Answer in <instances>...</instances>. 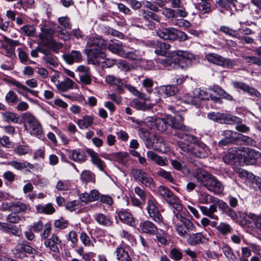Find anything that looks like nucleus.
Segmentation results:
<instances>
[{
  "instance_id": "obj_55",
  "label": "nucleus",
  "mask_w": 261,
  "mask_h": 261,
  "mask_svg": "<svg viewBox=\"0 0 261 261\" xmlns=\"http://www.w3.org/2000/svg\"><path fill=\"white\" fill-rule=\"evenodd\" d=\"M180 99L185 103L197 107L196 103L195 102V99L193 94L192 95H190L189 94H185L180 97Z\"/></svg>"
},
{
  "instance_id": "obj_38",
  "label": "nucleus",
  "mask_w": 261,
  "mask_h": 261,
  "mask_svg": "<svg viewBox=\"0 0 261 261\" xmlns=\"http://www.w3.org/2000/svg\"><path fill=\"white\" fill-rule=\"evenodd\" d=\"M36 210L39 213H44L48 215L52 214L55 211V208L50 203H47L45 205L39 204L36 206Z\"/></svg>"
},
{
  "instance_id": "obj_13",
  "label": "nucleus",
  "mask_w": 261,
  "mask_h": 261,
  "mask_svg": "<svg viewBox=\"0 0 261 261\" xmlns=\"http://www.w3.org/2000/svg\"><path fill=\"white\" fill-rule=\"evenodd\" d=\"M87 46L89 48L86 51L96 50L106 48L107 43L106 40L101 38L98 37H90L87 41Z\"/></svg>"
},
{
  "instance_id": "obj_3",
  "label": "nucleus",
  "mask_w": 261,
  "mask_h": 261,
  "mask_svg": "<svg viewBox=\"0 0 261 261\" xmlns=\"http://www.w3.org/2000/svg\"><path fill=\"white\" fill-rule=\"evenodd\" d=\"M239 148L238 161L240 165H250L256 163V160L261 157L258 151L249 148Z\"/></svg>"
},
{
  "instance_id": "obj_61",
  "label": "nucleus",
  "mask_w": 261,
  "mask_h": 261,
  "mask_svg": "<svg viewBox=\"0 0 261 261\" xmlns=\"http://www.w3.org/2000/svg\"><path fill=\"white\" fill-rule=\"evenodd\" d=\"M217 229L223 234L230 232V226L227 223H221L217 226Z\"/></svg>"
},
{
  "instance_id": "obj_31",
  "label": "nucleus",
  "mask_w": 261,
  "mask_h": 261,
  "mask_svg": "<svg viewBox=\"0 0 261 261\" xmlns=\"http://www.w3.org/2000/svg\"><path fill=\"white\" fill-rule=\"evenodd\" d=\"M74 83L69 78H66L62 82L58 81L56 87L58 90L61 92H66L69 89L73 88Z\"/></svg>"
},
{
  "instance_id": "obj_20",
  "label": "nucleus",
  "mask_w": 261,
  "mask_h": 261,
  "mask_svg": "<svg viewBox=\"0 0 261 261\" xmlns=\"http://www.w3.org/2000/svg\"><path fill=\"white\" fill-rule=\"evenodd\" d=\"M111 41L112 42L109 43V45H107L106 48L107 47L110 51L113 53L117 54L124 58H129L130 53H125L121 44L120 43L119 41H117V42H114L111 40Z\"/></svg>"
},
{
  "instance_id": "obj_36",
  "label": "nucleus",
  "mask_w": 261,
  "mask_h": 261,
  "mask_svg": "<svg viewBox=\"0 0 261 261\" xmlns=\"http://www.w3.org/2000/svg\"><path fill=\"white\" fill-rule=\"evenodd\" d=\"M198 201L200 203L208 204H214L216 201V197H215L206 192H200L198 195Z\"/></svg>"
},
{
  "instance_id": "obj_37",
  "label": "nucleus",
  "mask_w": 261,
  "mask_h": 261,
  "mask_svg": "<svg viewBox=\"0 0 261 261\" xmlns=\"http://www.w3.org/2000/svg\"><path fill=\"white\" fill-rule=\"evenodd\" d=\"M6 43L3 44V47L7 50V53L9 55H13L15 52V47L18 44L17 41L13 40L7 38Z\"/></svg>"
},
{
  "instance_id": "obj_54",
  "label": "nucleus",
  "mask_w": 261,
  "mask_h": 261,
  "mask_svg": "<svg viewBox=\"0 0 261 261\" xmlns=\"http://www.w3.org/2000/svg\"><path fill=\"white\" fill-rule=\"evenodd\" d=\"M165 117L162 119H156L154 127L159 132H163L166 130V125L165 123Z\"/></svg>"
},
{
  "instance_id": "obj_35",
  "label": "nucleus",
  "mask_w": 261,
  "mask_h": 261,
  "mask_svg": "<svg viewBox=\"0 0 261 261\" xmlns=\"http://www.w3.org/2000/svg\"><path fill=\"white\" fill-rule=\"evenodd\" d=\"M187 242L191 245H195L204 242L205 238L201 233H193L188 235Z\"/></svg>"
},
{
  "instance_id": "obj_27",
  "label": "nucleus",
  "mask_w": 261,
  "mask_h": 261,
  "mask_svg": "<svg viewBox=\"0 0 261 261\" xmlns=\"http://www.w3.org/2000/svg\"><path fill=\"white\" fill-rule=\"evenodd\" d=\"M140 226L144 233L154 235L158 232L157 227L150 221L145 220L141 223Z\"/></svg>"
},
{
  "instance_id": "obj_56",
  "label": "nucleus",
  "mask_w": 261,
  "mask_h": 261,
  "mask_svg": "<svg viewBox=\"0 0 261 261\" xmlns=\"http://www.w3.org/2000/svg\"><path fill=\"white\" fill-rule=\"evenodd\" d=\"M7 220L10 223H17L21 221H23L24 217L21 216H18L14 212V213H11L8 215Z\"/></svg>"
},
{
  "instance_id": "obj_34",
  "label": "nucleus",
  "mask_w": 261,
  "mask_h": 261,
  "mask_svg": "<svg viewBox=\"0 0 261 261\" xmlns=\"http://www.w3.org/2000/svg\"><path fill=\"white\" fill-rule=\"evenodd\" d=\"M156 145L154 146L155 150L158 151L166 153L169 151L170 148L169 144L165 141V140L161 137L158 139H155Z\"/></svg>"
},
{
  "instance_id": "obj_59",
  "label": "nucleus",
  "mask_w": 261,
  "mask_h": 261,
  "mask_svg": "<svg viewBox=\"0 0 261 261\" xmlns=\"http://www.w3.org/2000/svg\"><path fill=\"white\" fill-rule=\"evenodd\" d=\"M81 178L85 182L92 181L93 179L92 172L89 170L83 171L81 174Z\"/></svg>"
},
{
  "instance_id": "obj_52",
  "label": "nucleus",
  "mask_w": 261,
  "mask_h": 261,
  "mask_svg": "<svg viewBox=\"0 0 261 261\" xmlns=\"http://www.w3.org/2000/svg\"><path fill=\"white\" fill-rule=\"evenodd\" d=\"M10 83L17 88L16 90L20 94H23V92H27L28 90L27 87L15 80L11 81Z\"/></svg>"
},
{
  "instance_id": "obj_17",
  "label": "nucleus",
  "mask_w": 261,
  "mask_h": 261,
  "mask_svg": "<svg viewBox=\"0 0 261 261\" xmlns=\"http://www.w3.org/2000/svg\"><path fill=\"white\" fill-rule=\"evenodd\" d=\"M214 204L218 205L219 208L222 211L223 213L230 217L232 220H236L238 218V215L235 211L232 210L228 204L222 200H220L216 198V201H215Z\"/></svg>"
},
{
  "instance_id": "obj_57",
  "label": "nucleus",
  "mask_w": 261,
  "mask_h": 261,
  "mask_svg": "<svg viewBox=\"0 0 261 261\" xmlns=\"http://www.w3.org/2000/svg\"><path fill=\"white\" fill-rule=\"evenodd\" d=\"M163 91L167 96H171L175 94L177 89L174 86L167 85L163 88Z\"/></svg>"
},
{
  "instance_id": "obj_50",
  "label": "nucleus",
  "mask_w": 261,
  "mask_h": 261,
  "mask_svg": "<svg viewBox=\"0 0 261 261\" xmlns=\"http://www.w3.org/2000/svg\"><path fill=\"white\" fill-rule=\"evenodd\" d=\"M5 100L7 103L14 105L18 101V97L13 91H9L5 96Z\"/></svg>"
},
{
  "instance_id": "obj_19",
  "label": "nucleus",
  "mask_w": 261,
  "mask_h": 261,
  "mask_svg": "<svg viewBox=\"0 0 261 261\" xmlns=\"http://www.w3.org/2000/svg\"><path fill=\"white\" fill-rule=\"evenodd\" d=\"M69 153V158L75 162L83 163L87 160V152L82 149L71 150Z\"/></svg>"
},
{
  "instance_id": "obj_45",
  "label": "nucleus",
  "mask_w": 261,
  "mask_h": 261,
  "mask_svg": "<svg viewBox=\"0 0 261 261\" xmlns=\"http://www.w3.org/2000/svg\"><path fill=\"white\" fill-rule=\"evenodd\" d=\"M156 174L158 176L164 178L170 182L173 183L174 181V179L171 173L163 169L160 168L156 172Z\"/></svg>"
},
{
  "instance_id": "obj_43",
  "label": "nucleus",
  "mask_w": 261,
  "mask_h": 261,
  "mask_svg": "<svg viewBox=\"0 0 261 261\" xmlns=\"http://www.w3.org/2000/svg\"><path fill=\"white\" fill-rule=\"evenodd\" d=\"M185 132L186 131L177 130L174 133V136L179 139H184L188 142H194L195 137L193 135L187 134Z\"/></svg>"
},
{
  "instance_id": "obj_51",
  "label": "nucleus",
  "mask_w": 261,
  "mask_h": 261,
  "mask_svg": "<svg viewBox=\"0 0 261 261\" xmlns=\"http://www.w3.org/2000/svg\"><path fill=\"white\" fill-rule=\"evenodd\" d=\"M120 220L123 223L130 225V214L126 211H122L119 213Z\"/></svg>"
},
{
  "instance_id": "obj_62",
  "label": "nucleus",
  "mask_w": 261,
  "mask_h": 261,
  "mask_svg": "<svg viewBox=\"0 0 261 261\" xmlns=\"http://www.w3.org/2000/svg\"><path fill=\"white\" fill-rule=\"evenodd\" d=\"M68 224V221L62 219L55 220L54 226L57 228L63 229L67 227Z\"/></svg>"
},
{
  "instance_id": "obj_64",
  "label": "nucleus",
  "mask_w": 261,
  "mask_h": 261,
  "mask_svg": "<svg viewBox=\"0 0 261 261\" xmlns=\"http://www.w3.org/2000/svg\"><path fill=\"white\" fill-rule=\"evenodd\" d=\"M80 81L84 85H90L91 84L92 79L91 73L89 72L86 74L79 75Z\"/></svg>"
},
{
  "instance_id": "obj_5",
  "label": "nucleus",
  "mask_w": 261,
  "mask_h": 261,
  "mask_svg": "<svg viewBox=\"0 0 261 261\" xmlns=\"http://www.w3.org/2000/svg\"><path fill=\"white\" fill-rule=\"evenodd\" d=\"M158 193L160 196L176 211L180 212L182 210V204L179 199L168 188L163 186H160L158 188Z\"/></svg>"
},
{
  "instance_id": "obj_11",
  "label": "nucleus",
  "mask_w": 261,
  "mask_h": 261,
  "mask_svg": "<svg viewBox=\"0 0 261 261\" xmlns=\"http://www.w3.org/2000/svg\"><path fill=\"white\" fill-rule=\"evenodd\" d=\"M237 2V0H219L216 2V6L221 13L225 15H231L233 13L230 5H232L237 9L234 4V2Z\"/></svg>"
},
{
  "instance_id": "obj_23",
  "label": "nucleus",
  "mask_w": 261,
  "mask_h": 261,
  "mask_svg": "<svg viewBox=\"0 0 261 261\" xmlns=\"http://www.w3.org/2000/svg\"><path fill=\"white\" fill-rule=\"evenodd\" d=\"M63 58L68 64L77 63L82 60V55L80 51L72 50L70 53L64 54Z\"/></svg>"
},
{
  "instance_id": "obj_53",
  "label": "nucleus",
  "mask_w": 261,
  "mask_h": 261,
  "mask_svg": "<svg viewBox=\"0 0 261 261\" xmlns=\"http://www.w3.org/2000/svg\"><path fill=\"white\" fill-rule=\"evenodd\" d=\"M236 117L239 119H240L239 122L233 121L232 124L236 123L237 125L236 126V129L238 131L242 132V133H247L249 131L250 128L247 125L244 124H243L242 119L236 116Z\"/></svg>"
},
{
  "instance_id": "obj_14",
  "label": "nucleus",
  "mask_w": 261,
  "mask_h": 261,
  "mask_svg": "<svg viewBox=\"0 0 261 261\" xmlns=\"http://www.w3.org/2000/svg\"><path fill=\"white\" fill-rule=\"evenodd\" d=\"M102 50H88L87 54L89 63L94 65L101 64L106 57L105 54Z\"/></svg>"
},
{
  "instance_id": "obj_22",
  "label": "nucleus",
  "mask_w": 261,
  "mask_h": 261,
  "mask_svg": "<svg viewBox=\"0 0 261 261\" xmlns=\"http://www.w3.org/2000/svg\"><path fill=\"white\" fill-rule=\"evenodd\" d=\"M239 148L229 149L227 154L223 156V161L227 164L236 166V162L238 160Z\"/></svg>"
},
{
  "instance_id": "obj_4",
  "label": "nucleus",
  "mask_w": 261,
  "mask_h": 261,
  "mask_svg": "<svg viewBox=\"0 0 261 261\" xmlns=\"http://www.w3.org/2000/svg\"><path fill=\"white\" fill-rule=\"evenodd\" d=\"M23 118L25 123V126L31 135L38 138L43 137L41 125L33 115L25 113L23 114Z\"/></svg>"
},
{
  "instance_id": "obj_24",
  "label": "nucleus",
  "mask_w": 261,
  "mask_h": 261,
  "mask_svg": "<svg viewBox=\"0 0 261 261\" xmlns=\"http://www.w3.org/2000/svg\"><path fill=\"white\" fill-rule=\"evenodd\" d=\"M61 243V241L56 234H53L51 237L45 240L44 244L45 246L51 251L57 252L59 251L58 245Z\"/></svg>"
},
{
  "instance_id": "obj_39",
  "label": "nucleus",
  "mask_w": 261,
  "mask_h": 261,
  "mask_svg": "<svg viewBox=\"0 0 261 261\" xmlns=\"http://www.w3.org/2000/svg\"><path fill=\"white\" fill-rule=\"evenodd\" d=\"M93 217L96 221L100 225L110 226L111 224V222L109 218L102 213L95 214Z\"/></svg>"
},
{
  "instance_id": "obj_47",
  "label": "nucleus",
  "mask_w": 261,
  "mask_h": 261,
  "mask_svg": "<svg viewBox=\"0 0 261 261\" xmlns=\"http://www.w3.org/2000/svg\"><path fill=\"white\" fill-rule=\"evenodd\" d=\"M102 156L110 160L121 162L123 159L124 154L121 152H115L111 154H105L102 155Z\"/></svg>"
},
{
  "instance_id": "obj_28",
  "label": "nucleus",
  "mask_w": 261,
  "mask_h": 261,
  "mask_svg": "<svg viewBox=\"0 0 261 261\" xmlns=\"http://www.w3.org/2000/svg\"><path fill=\"white\" fill-rule=\"evenodd\" d=\"M244 224H248L253 221L255 227L261 230V215L256 216L252 213L245 214L244 217Z\"/></svg>"
},
{
  "instance_id": "obj_10",
  "label": "nucleus",
  "mask_w": 261,
  "mask_h": 261,
  "mask_svg": "<svg viewBox=\"0 0 261 261\" xmlns=\"http://www.w3.org/2000/svg\"><path fill=\"white\" fill-rule=\"evenodd\" d=\"M147 210L148 214L155 222H162L163 218L156 205V201L153 199H149L147 201Z\"/></svg>"
},
{
  "instance_id": "obj_41",
  "label": "nucleus",
  "mask_w": 261,
  "mask_h": 261,
  "mask_svg": "<svg viewBox=\"0 0 261 261\" xmlns=\"http://www.w3.org/2000/svg\"><path fill=\"white\" fill-rule=\"evenodd\" d=\"M222 251L228 261H238L232 249L228 245H225L222 248Z\"/></svg>"
},
{
  "instance_id": "obj_44",
  "label": "nucleus",
  "mask_w": 261,
  "mask_h": 261,
  "mask_svg": "<svg viewBox=\"0 0 261 261\" xmlns=\"http://www.w3.org/2000/svg\"><path fill=\"white\" fill-rule=\"evenodd\" d=\"M212 183L213 184L208 188L209 191L213 192L216 194L221 193L223 191L224 189L223 185L216 177L214 180V182H213Z\"/></svg>"
},
{
  "instance_id": "obj_9",
  "label": "nucleus",
  "mask_w": 261,
  "mask_h": 261,
  "mask_svg": "<svg viewBox=\"0 0 261 261\" xmlns=\"http://www.w3.org/2000/svg\"><path fill=\"white\" fill-rule=\"evenodd\" d=\"M165 123L172 128L184 131H189L190 128L183 123L184 118L180 115L173 117L171 115H167L165 117Z\"/></svg>"
},
{
  "instance_id": "obj_18",
  "label": "nucleus",
  "mask_w": 261,
  "mask_h": 261,
  "mask_svg": "<svg viewBox=\"0 0 261 261\" xmlns=\"http://www.w3.org/2000/svg\"><path fill=\"white\" fill-rule=\"evenodd\" d=\"M192 154L199 158H204L208 155V147L202 142L195 144L192 150Z\"/></svg>"
},
{
  "instance_id": "obj_30",
  "label": "nucleus",
  "mask_w": 261,
  "mask_h": 261,
  "mask_svg": "<svg viewBox=\"0 0 261 261\" xmlns=\"http://www.w3.org/2000/svg\"><path fill=\"white\" fill-rule=\"evenodd\" d=\"M176 30L174 28L165 29L158 33V36L160 38L170 40H176Z\"/></svg>"
},
{
  "instance_id": "obj_48",
  "label": "nucleus",
  "mask_w": 261,
  "mask_h": 261,
  "mask_svg": "<svg viewBox=\"0 0 261 261\" xmlns=\"http://www.w3.org/2000/svg\"><path fill=\"white\" fill-rule=\"evenodd\" d=\"M116 254L118 259L121 261H130V258L127 252L124 249L120 248L116 250Z\"/></svg>"
},
{
  "instance_id": "obj_58",
  "label": "nucleus",
  "mask_w": 261,
  "mask_h": 261,
  "mask_svg": "<svg viewBox=\"0 0 261 261\" xmlns=\"http://www.w3.org/2000/svg\"><path fill=\"white\" fill-rule=\"evenodd\" d=\"M182 256V253L179 249L175 248L171 249L170 252V257L172 259L175 260H179L181 259Z\"/></svg>"
},
{
  "instance_id": "obj_25",
  "label": "nucleus",
  "mask_w": 261,
  "mask_h": 261,
  "mask_svg": "<svg viewBox=\"0 0 261 261\" xmlns=\"http://www.w3.org/2000/svg\"><path fill=\"white\" fill-rule=\"evenodd\" d=\"M86 152L90 155L92 164L96 165L100 170L103 171L105 167L104 163L99 158L97 153L90 148H87Z\"/></svg>"
},
{
  "instance_id": "obj_7",
  "label": "nucleus",
  "mask_w": 261,
  "mask_h": 261,
  "mask_svg": "<svg viewBox=\"0 0 261 261\" xmlns=\"http://www.w3.org/2000/svg\"><path fill=\"white\" fill-rule=\"evenodd\" d=\"M205 58L208 62L223 67L230 68L235 65L234 61L215 53L207 54L205 55Z\"/></svg>"
},
{
  "instance_id": "obj_12",
  "label": "nucleus",
  "mask_w": 261,
  "mask_h": 261,
  "mask_svg": "<svg viewBox=\"0 0 261 261\" xmlns=\"http://www.w3.org/2000/svg\"><path fill=\"white\" fill-rule=\"evenodd\" d=\"M13 251L15 255L20 256L26 253L34 254L36 250L30 246L27 241L23 240L16 245Z\"/></svg>"
},
{
  "instance_id": "obj_2",
  "label": "nucleus",
  "mask_w": 261,
  "mask_h": 261,
  "mask_svg": "<svg viewBox=\"0 0 261 261\" xmlns=\"http://www.w3.org/2000/svg\"><path fill=\"white\" fill-rule=\"evenodd\" d=\"M172 223L177 234L181 237L185 238L190 235V231H196V227L188 219L182 216L180 212H175Z\"/></svg>"
},
{
  "instance_id": "obj_40",
  "label": "nucleus",
  "mask_w": 261,
  "mask_h": 261,
  "mask_svg": "<svg viewBox=\"0 0 261 261\" xmlns=\"http://www.w3.org/2000/svg\"><path fill=\"white\" fill-rule=\"evenodd\" d=\"M93 122V117L86 115L77 121V124L80 128L84 129L88 128L92 125Z\"/></svg>"
},
{
  "instance_id": "obj_29",
  "label": "nucleus",
  "mask_w": 261,
  "mask_h": 261,
  "mask_svg": "<svg viewBox=\"0 0 261 261\" xmlns=\"http://www.w3.org/2000/svg\"><path fill=\"white\" fill-rule=\"evenodd\" d=\"M148 159L161 166H165L168 165V160L166 157L159 156L152 151H148L146 153Z\"/></svg>"
},
{
  "instance_id": "obj_16",
  "label": "nucleus",
  "mask_w": 261,
  "mask_h": 261,
  "mask_svg": "<svg viewBox=\"0 0 261 261\" xmlns=\"http://www.w3.org/2000/svg\"><path fill=\"white\" fill-rule=\"evenodd\" d=\"M139 135L140 137L144 140V143L147 148H153L155 150V148L154 147V146L156 145V140H155V139H158L159 136L153 135L149 137L148 132L143 129H140L139 130Z\"/></svg>"
},
{
  "instance_id": "obj_42",
  "label": "nucleus",
  "mask_w": 261,
  "mask_h": 261,
  "mask_svg": "<svg viewBox=\"0 0 261 261\" xmlns=\"http://www.w3.org/2000/svg\"><path fill=\"white\" fill-rule=\"evenodd\" d=\"M2 117L4 121L8 123L11 122L17 123L19 119V117L17 114L10 112H6L2 113Z\"/></svg>"
},
{
  "instance_id": "obj_49",
  "label": "nucleus",
  "mask_w": 261,
  "mask_h": 261,
  "mask_svg": "<svg viewBox=\"0 0 261 261\" xmlns=\"http://www.w3.org/2000/svg\"><path fill=\"white\" fill-rule=\"evenodd\" d=\"M28 206L20 201L13 202V206L12 211H13L16 213H20L25 212Z\"/></svg>"
},
{
  "instance_id": "obj_33",
  "label": "nucleus",
  "mask_w": 261,
  "mask_h": 261,
  "mask_svg": "<svg viewBox=\"0 0 261 261\" xmlns=\"http://www.w3.org/2000/svg\"><path fill=\"white\" fill-rule=\"evenodd\" d=\"M40 40L39 45L48 47L51 42L54 40L52 35L47 31H43L39 35Z\"/></svg>"
},
{
  "instance_id": "obj_60",
  "label": "nucleus",
  "mask_w": 261,
  "mask_h": 261,
  "mask_svg": "<svg viewBox=\"0 0 261 261\" xmlns=\"http://www.w3.org/2000/svg\"><path fill=\"white\" fill-rule=\"evenodd\" d=\"M104 31L105 33L108 35H112L119 38H122L123 37V34L122 33L110 27H105Z\"/></svg>"
},
{
  "instance_id": "obj_8",
  "label": "nucleus",
  "mask_w": 261,
  "mask_h": 261,
  "mask_svg": "<svg viewBox=\"0 0 261 261\" xmlns=\"http://www.w3.org/2000/svg\"><path fill=\"white\" fill-rule=\"evenodd\" d=\"M208 119L221 124H232L233 121L239 122L240 119L228 114L212 112L207 114Z\"/></svg>"
},
{
  "instance_id": "obj_1",
  "label": "nucleus",
  "mask_w": 261,
  "mask_h": 261,
  "mask_svg": "<svg viewBox=\"0 0 261 261\" xmlns=\"http://www.w3.org/2000/svg\"><path fill=\"white\" fill-rule=\"evenodd\" d=\"M147 44L155 48L156 54L166 56L164 59H159L158 61L165 67L174 69H185L190 64V60L193 55L186 51L174 50L169 53L171 45L165 42L154 40L149 41Z\"/></svg>"
},
{
  "instance_id": "obj_6",
  "label": "nucleus",
  "mask_w": 261,
  "mask_h": 261,
  "mask_svg": "<svg viewBox=\"0 0 261 261\" xmlns=\"http://www.w3.org/2000/svg\"><path fill=\"white\" fill-rule=\"evenodd\" d=\"M194 177L197 179L200 186L204 187L208 190V188L214 182L215 177L207 171L200 168H197L194 173Z\"/></svg>"
},
{
  "instance_id": "obj_26",
  "label": "nucleus",
  "mask_w": 261,
  "mask_h": 261,
  "mask_svg": "<svg viewBox=\"0 0 261 261\" xmlns=\"http://www.w3.org/2000/svg\"><path fill=\"white\" fill-rule=\"evenodd\" d=\"M232 84L235 88L240 89L244 92H247L251 95L257 97L259 95V93L256 90L250 87L244 83L234 81L232 83Z\"/></svg>"
},
{
  "instance_id": "obj_46",
  "label": "nucleus",
  "mask_w": 261,
  "mask_h": 261,
  "mask_svg": "<svg viewBox=\"0 0 261 261\" xmlns=\"http://www.w3.org/2000/svg\"><path fill=\"white\" fill-rule=\"evenodd\" d=\"M42 59L46 64H49L53 67H56L58 66L57 58L51 53L44 56Z\"/></svg>"
},
{
  "instance_id": "obj_15",
  "label": "nucleus",
  "mask_w": 261,
  "mask_h": 261,
  "mask_svg": "<svg viewBox=\"0 0 261 261\" xmlns=\"http://www.w3.org/2000/svg\"><path fill=\"white\" fill-rule=\"evenodd\" d=\"M132 174L134 178L140 181L146 187H150L153 182L152 178L146 172L141 170L133 169Z\"/></svg>"
},
{
  "instance_id": "obj_63",
  "label": "nucleus",
  "mask_w": 261,
  "mask_h": 261,
  "mask_svg": "<svg viewBox=\"0 0 261 261\" xmlns=\"http://www.w3.org/2000/svg\"><path fill=\"white\" fill-rule=\"evenodd\" d=\"M63 47V44L60 42H58L54 40L50 45L48 46V48L52 50L54 52L58 53L59 50Z\"/></svg>"
},
{
  "instance_id": "obj_32",
  "label": "nucleus",
  "mask_w": 261,
  "mask_h": 261,
  "mask_svg": "<svg viewBox=\"0 0 261 261\" xmlns=\"http://www.w3.org/2000/svg\"><path fill=\"white\" fill-rule=\"evenodd\" d=\"M199 208L203 215L214 220L218 219V217L214 214L215 212H217V206L215 204H212L209 207L200 206Z\"/></svg>"
},
{
  "instance_id": "obj_21",
  "label": "nucleus",
  "mask_w": 261,
  "mask_h": 261,
  "mask_svg": "<svg viewBox=\"0 0 261 261\" xmlns=\"http://www.w3.org/2000/svg\"><path fill=\"white\" fill-rule=\"evenodd\" d=\"M193 94L195 97V102L197 107L199 106L202 100H208L210 98L212 99H216L215 96L213 97L205 91L200 88H196L193 90Z\"/></svg>"
}]
</instances>
